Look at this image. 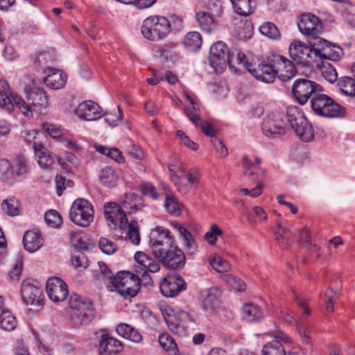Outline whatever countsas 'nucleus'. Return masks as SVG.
I'll return each instance as SVG.
<instances>
[{
    "mask_svg": "<svg viewBox=\"0 0 355 355\" xmlns=\"http://www.w3.org/2000/svg\"><path fill=\"white\" fill-rule=\"evenodd\" d=\"M313 111L318 116L327 118L343 117L346 114L344 107L337 103L330 96L318 92L311 100Z\"/></svg>",
    "mask_w": 355,
    "mask_h": 355,
    "instance_id": "nucleus-1",
    "label": "nucleus"
},
{
    "mask_svg": "<svg viewBox=\"0 0 355 355\" xmlns=\"http://www.w3.org/2000/svg\"><path fill=\"white\" fill-rule=\"evenodd\" d=\"M14 105H16L26 116H30L33 111L41 112L48 107V97L43 89L35 87L27 92L26 102L15 95Z\"/></svg>",
    "mask_w": 355,
    "mask_h": 355,
    "instance_id": "nucleus-2",
    "label": "nucleus"
},
{
    "mask_svg": "<svg viewBox=\"0 0 355 355\" xmlns=\"http://www.w3.org/2000/svg\"><path fill=\"white\" fill-rule=\"evenodd\" d=\"M140 282L139 278L133 273L122 271L117 273L115 279H112V284L107 286L125 297H132L140 290Z\"/></svg>",
    "mask_w": 355,
    "mask_h": 355,
    "instance_id": "nucleus-3",
    "label": "nucleus"
},
{
    "mask_svg": "<svg viewBox=\"0 0 355 355\" xmlns=\"http://www.w3.org/2000/svg\"><path fill=\"white\" fill-rule=\"evenodd\" d=\"M254 162H252L247 157H244L243 159V166L245 169L244 176L250 182H257V185L252 189L246 188L241 189L240 192L243 193L245 195L250 196L253 198H257L261 194L263 183L261 181V177L263 175V171L259 167L261 160L259 158L255 157Z\"/></svg>",
    "mask_w": 355,
    "mask_h": 355,
    "instance_id": "nucleus-4",
    "label": "nucleus"
},
{
    "mask_svg": "<svg viewBox=\"0 0 355 355\" xmlns=\"http://www.w3.org/2000/svg\"><path fill=\"white\" fill-rule=\"evenodd\" d=\"M141 32L146 39L150 41L165 38L168 34L167 18L159 15L147 17L143 21Z\"/></svg>",
    "mask_w": 355,
    "mask_h": 355,
    "instance_id": "nucleus-5",
    "label": "nucleus"
},
{
    "mask_svg": "<svg viewBox=\"0 0 355 355\" xmlns=\"http://www.w3.org/2000/svg\"><path fill=\"white\" fill-rule=\"evenodd\" d=\"M209 60L210 65L217 73H221L227 64L230 69L234 68L233 52H230L223 42H217L211 46Z\"/></svg>",
    "mask_w": 355,
    "mask_h": 355,
    "instance_id": "nucleus-6",
    "label": "nucleus"
},
{
    "mask_svg": "<svg viewBox=\"0 0 355 355\" xmlns=\"http://www.w3.org/2000/svg\"><path fill=\"white\" fill-rule=\"evenodd\" d=\"M286 123L288 122L296 135L304 141H309L313 137L311 125L296 107L287 109Z\"/></svg>",
    "mask_w": 355,
    "mask_h": 355,
    "instance_id": "nucleus-7",
    "label": "nucleus"
},
{
    "mask_svg": "<svg viewBox=\"0 0 355 355\" xmlns=\"http://www.w3.org/2000/svg\"><path fill=\"white\" fill-rule=\"evenodd\" d=\"M286 125L284 113L271 112L267 114L262 122V132L268 138H279L286 134Z\"/></svg>",
    "mask_w": 355,
    "mask_h": 355,
    "instance_id": "nucleus-8",
    "label": "nucleus"
},
{
    "mask_svg": "<svg viewBox=\"0 0 355 355\" xmlns=\"http://www.w3.org/2000/svg\"><path fill=\"white\" fill-rule=\"evenodd\" d=\"M94 209L92 205L85 199H76L69 210L71 220L77 225L88 227L94 220Z\"/></svg>",
    "mask_w": 355,
    "mask_h": 355,
    "instance_id": "nucleus-9",
    "label": "nucleus"
},
{
    "mask_svg": "<svg viewBox=\"0 0 355 355\" xmlns=\"http://www.w3.org/2000/svg\"><path fill=\"white\" fill-rule=\"evenodd\" d=\"M322 91L323 87L320 85L307 78L297 79L292 87L293 94L300 105H304L309 99Z\"/></svg>",
    "mask_w": 355,
    "mask_h": 355,
    "instance_id": "nucleus-10",
    "label": "nucleus"
},
{
    "mask_svg": "<svg viewBox=\"0 0 355 355\" xmlns=\"http://www.w3.org/2000/svg\"><path fill=\"white\" fill-rule=\"evenodd\" d=\"M291 58L297 64L308 67H314L316 64L310 44H306L300 41H293L289 46Z\"/></svg>",
    "mask_w": 355,
    "mask_h": 355,
    "instance_id": "nucleus-11",
    "label": "nucleus"
},
{
    "mask_svg": "<svg viewBox=\"0 0 355 355\" xmlns=\"http://www.w3.org/2000/svg\"><path fill=\"white\" fill-rule=\"evenodd\" d=\"M271 60L272 55L266 60H258L248 67V71L259 80L266 83H272L275 78V67Z\"/></svg>",
    "mask_w": 355,
    "mask_h": 355,
    "instance_id": "nucleus-12",
    "label": "nucleus"
},
{
    "mask_svg": "<svg viewBox=\"0 0 355 355\" xmlns=\"http://www.w3.org/2000/svg\"><path fill=\"white\" fill-rule=\"evenodd\" d=\"M104 216L110 227H117L120 231H125L128 222L126 214L122 207L115 202L104 205Z\"/></svg>",
    "mask_w": 355,
    "mask_h": 355,
    "instance_id": "nucleus-13",
    "label": "nucleus"
},
{
    "mask_svg": "<svg viewBox=\"0 0 355 355\" xmlns=\"http://www.w3.org/2000/svg\"><path fill=\"white\" fill-rule=\"evenodd\" d=\"M160 254H153L155 258L159 259L164 265L171 268H181L184 265V252L173 244L171 247L161 250Z\"/></svg>",
    "mask_w": 355,
    "mask_h": 355,
    "instance_id": "nucleus-14",
    "label": "nucleus"
},
{
    "mask_svg": "<svg viewBox=\"0 0 355 355\" xmlns=\"http://www.w3.org/2000/svg\"><path fill=\"white\" fill-rule=\"evenodd\" d=\"M150 244L153 254H160L161 250L171 247L173 244V237L168 230L162 227H157L150 234Z\"/></svg>",
    "mask_w": 355,
    "mask_h": 355,
    "instance_id": "nucleus-15",
    "label": "nucleus"
},
{
    "mask_svg": "<svg viewBox=\"0 0 355 355\" xmlns=\"http://www.w3.org/2000/svg\"><path fill=\"white\" fill-rule=\"evenodd\" d=\"M184 96L191 104V106L187 107L185 108L184 112L187 116L189 118V119L193 122V123L195 125L200 127L201 128L204 134L214 138L215 135V131L213 129L212 124L208 121L204 122L202 120V119L200 118L199 116L200 111L196 103L188 94L185 93Z\"/></svg>",
    "mask_w": 355,
    "mask_h": 355,
    "instance_id": "nucleus-16",
    "label": "nucleus"
},
{
    "mask_svg": "<svg viewBox=\"0 0 355 355\" xmlns=\"http://www.w3.org/2000/svg\"><path fill=\"white\" fill-rule=\"evenodd\" d=\"M165 320L168 329L180 336H186L189 334L188 322H194L186 312H181L178 315L168 314Z\"/></svg>",
    "mask_w": 355,
    "mask_h": 355,
    "instance_id": "nucleus-17",
    "label": "nucleus"
},
{
    "mask_svg": "<svg viewBox=\"0 0 355 355\" xmlns=\"http://www.w3.org/2000/svg\"><path fill=\"white\" fill-rule=\"evenodd\" d=\"M21 293L22 300L26 304L33 306L35 310H38L43 306L44 301L42 298L41 290L29 280H25L22 282Z\"/></svg>",
    "mask_w": 355,
    "mask_h": 355,
    "instance_id": "nucleus-18",
    "label": "nucleus"
},
{
    "mask_svg": "<svg viewBox=\"0 0 355 355\" xmlns=\"http://www.w3.org/2000/svg\"><path fill=\"white\" fill-rule=\"evenodd\" d=\"M275 67V76L283 82L293 78L296 73L295 65L291 61L279 55H272V60Z\"/></svg>",
    "mask_w": 355,
    "mask_h": 355,
    "instance_id": "nucleus-19",
    "label": "nucleus"
},
{
    "mask_svg": "<svg viewBox=\"0 0 355 355\" xmlns=\"http://www.w3.org/2000/svg\"><path fill=\"white\" fill-rule=\"evenodd\" d=\"M46 291L49 298L53 302H62L69 294L67 284L57 277H51L47 280Z\"/></svg>",
    "mask_w": 355,
    "mask_h": 355,
    "instance_id": "nucleus-20",
    "label": "nucleus"
},
{
    "mask_svg": "<svg viewBox=\"0 0 355 355\" xmlns=\"http://www.w3.org/2000/svg\"><path fill=\"white\" fill-rule=\"evenodd\" d=\"M298 28L300 32L306 36L314 37L323 31V26L319 18L311 13H305L301 16Z\"/></svg>",
    "mask_w": 355,
    "mask_h": 355,
    "instance_id": "nucleus-21",
    "label": "nucleus"
},
{
    "mask_svg": "<svg viewBox=\"0 0 355 355\" xmlns=\"http://www.w3.org/2000/svg\"><path fill=\"white\" fill-rule=\"evenodd\" d=\"M184 279L179 275H169L159 284L162 293L166 297L176 296L184 288Z\"/></svg>",
    "mask_w": 355,
    "mask_h": 355,
    "instance_id": "nucleus-22",
    "label": "nucleus"
},
{
    "mask_svg": "<svg viewBox=\"0 0 355 355\" xmlns=\"http://www.w3.org/2000/svg\"><path fill=\"white\" fill-rule=\"evenodd\" d=\"M44 73L46 76L43 81L49 88L59 89L65 85L67 76L63 71L56 69L48 68L44 71Z\"/></svg>",
    "mask_w": 355,
    "mask_h": 355,
    "instance_id": "nucleus-23",
    "label": "nucleus"
},
{
    "mask_svg": "<svg viewBox=\"0 0 355 355\" xmlns=\"http://www.w3.org/2000/svg\"><path fill=\"white\" fill-rule=\"evenodd\" d=\"M100 106L91 101L80 103L76 110L77 116L85 121H93L101 116Z\"/></svg>",
    "mask_w": 355,
    "mask_h": 355,
    "instance_id": "nucleus-24",
    "label": "nucleus"
},
{
    "mask_svg": "<svg viewBox=\"0 0 355 355\" xmlns=\"http://www.w3.org/2000/svg\"><path fill=\"white\" fill-rule=\"evenodd\" d=\"M135 259L144 270L142 277L144 280H147V279H149V280L150 279L147 274V271L155 273L160 270L159 263L148 254L143 252H136L135 254Z\"/></svg>",
    "mask_w": 355,
    "mask_h": 355,
    "instance_id": "nucleus-25",
    "label": "nucleus"
},
{
    "mask_svg": "<svg viewBox=\"0 0 355 355\" xmlns=\"http://www.w3.org/2000/svg\"><path fill=\"white\" fill-rule=\"evenodd\" d=\"M123 349L121 343L117 339L102 334L99 343L100 355H115Z\"/></svg>",
    "mask_w": 355,
    "mask_h": 355,
    "instance_id": "nucleus-26",
    "label": "nucleus"
},
{
    "mask_svg": "<svg viewBox=\"0 0 355 355\" xmlns=\"http://www.w3.org/2000/svg\"><path fill=\"white\" fill-rule=\"evenodd\" d=\"M219 291L216 288H211L201 291L200 302L201 307L205 310L214 309L219 304Z\"/></svg>",
    "mask_w": 355,
    "mask_h": 355,
    "instance_id": "nucleus-27",
    "label": "nucleus"
},
{
    "mask_svg": "<svg viewBox=\"0 0 355 355\" xmlns=\"http://www.w3.org/2000/svg\"><path fill=\"white\" fill-rule=\"evenodd\" d=\"M17 326V320L11 311L3 306V299L0 296V327L7 331H11Z\"/></svg>",
    "mask_w": 355,
    "mask_h": 355,
    "instance_id": "nucleus-28",
    "label": "nucleus"
},
{
    "mask_svg": "<svg viewBox=\"0 0 355 355\" xmlns=\"http://www.w3.org/2000/svg\"><path fill=\"white\" fill-rule=\"evenodd\" d=\"M309 43L311 45L313 56L315 57V67H318V62L322 60L324 54L327 51V49H329L331 43L320 37H313Z\"/></svg>",
    "mask_w": 355,
    "mask_h": 355,
    "instance_id": "nucleus-29",
    "label": "nucleus"
},
{
    "mask_svg": "<svg viewBox=\"0 0 355 355\" xmlns=\"http://www.w3.org/2000/svg\"><path fill=\"white\" fill-rule=\"evenodd\" d=\"M279 339L288 341V336L282 334L276 336L275 339L266 343L262 349V355H284V347Z\"/></svg>",
    "mask_w": 355,
    "mask_h": 355,
    "instance_id": "nucleus-30",
    "label": "nucleus"
},
{
    "mask_svg": "<svg viewBox=\"0 0 355 355\" xmlns=\"http://www.w3.org/2000/svg\"><path fill=\"white\" fill-rule=\"evenodd\" d=\"M23 243L26 250L35 252L43 245V239L34 231H27L24 235Z\"/></svg>",
    "mask_w": 355,
    "mask_h": 355,
    "instance_id": "nucleus-31",
    "label": "nucleus"
},
{
    "mask_svg": "<svg viewBox=\"0 0 355 355\" xmlns=\"http://www.w3.org/2000/svg\"><path fill=\"white\" fill-rule=\"evenodd\" d=\"M33 148L38 158V164L42 168H49L54 163V158L50 151L40 144L34 143Z\"/></svg>",
    "mask_w": 355,
    "mask_h": 355,
    "instance_id": "nucleus-32",
    "label": "nucleus"
},
{
    "mask_svg": "<svg viewBox=\"0 0 355 355\" xmlns=\"http://www.w3.org/2000/svg\"><path fill=\"white\" fill-rule=\"evenodd\" d=\"M93 317L92 311L71 310L70 313V321L73 327L79 328L83 324H85L92 320Z\"/></svg>",
    "mask_w": 355,
    "mask_h": 355,
    "instance_id": "nucleus-33",
    "label": "nucleus"
},
{
    "mask_svg": "<svg viewBox=\"0 0 355 355\" xmlns=\"http://www.w3.org/2000/svg\"><path fill=\"white\" fill-rule=\"evenodd\" d=\"M116 331L117 334L135 343H139L142 340V336L140 333L133 327L122 323L117 326Z\"/></svg>",
    "mask_w": 355,
    "mask_h": 355,
    "instance_id": "nucleus-34",
    "label": "nucleus"
},
{
    "mask_svg": "<svg viewBox=\"0 0 355 355\" xmlns=\"http://www.w3.org/2000/svg\"><path fill=\"white\" fill-rule=\"evenodd\" d=\"M211 14L207 12H199L196 14V21L200 28L207 32L211 33L216 28V23L215 22Z\"/></svg>",
    "mask_w": 355,
    "mask_h": 355,
    "instance_id": "nucleus-35",
    "label": "nucleus"
},
{
    "mask_svg": "<svg viewBox=\"0 0 355 355\" xmlns=\"http://www.w3.org/2000/svg\"><path fill=\"white\" fill-rule=\"evenodd\" d=\"M234 11L241 15L248 16L252 14L255 8V3L252 0H230Z\"/></svg>",
    "mask_w": 355,
    "mask_h": 355,
    "instance_id": "nucleus-36",
    "label": "nucleus"
},
{
    "mask_svg": "<svg viewBox=\"0 0 355 355\" xmlns=\"http://www.w3.org/2000/svg\"><path fill=\"white\" fill-rule=\"evenodd\" d=\"M243 318L252 322H257L263 318V311L257 304L248 303L242 309Z\"/></svg>",
    "mask_w": 355,
    "mask_h": 355,
    "instance_id": "nucleus-37",
    "label": "nucleus"
},
{
    "mask_svg": "<svg viewBox=\"0 0 355 355\" xmlns=\"http://www.w3.org/2000/svg\"><path fill=\"white\" fill-rule=\"evenodd\" d=\"M92 302L89 299L82 297L76 293L70 295L69 306L71 310L92 311L90 309Z\"/></svg>",
    "mask_w": 355,
    "mask_h": 355,
    "instance_id": "nucleus-38",
    "label": "nucleus"
},
{
    "mask_svg": "<svg viewBox=\"0 0 355 355\" xmlns=\"http://www.w3.org/2000/svg\"><path fill=\"white\" fill-rule=\"evenodd\" d=\"M123 206L130 211H137L143 206L141 198L135 193H125L123 201Z\"/></svg>",
    "mask_w": 355,
    "mask_h": 355,
    "instance_id": "nucleus-39",
    "label": "nucleus"
},
{
    "mask_svg": "<svg viewBox=\"0 0 355 355\" xmlns=\"http://www.w3.org/2000/svg\"><path fill=\"white\" fill-rule=\"evenodd\" d=\"M295 322L301 337V340L302 343L306 346V350H310L311 346V341L309 336L311 333V326L304 320H301L300 322L295 320Z\"/></svg>",
    "mask_w": 355,
    "mask_h": 355,
    "instance_id": "nucleus-40",
    "label": "nucleus"
},
{
    "mask_svg": "<svg viewBox=\"0 0 355 355\" xmlns=\"http://www.w3.org/2000/svg\"><path fill=\"white\" fill-rule=\"evenodd\" d=\"M202 37L198 32L193 31L188 33L184 40V45L191 51L199 50L202 45Z\"/></svg>",
    "mask_w": 355,
    "mask_h": 355,
    "instance_id": "nucleus-41",
    "label": "nucleus"
},
{
    "mask_svg": "<svg viewBox=\"0 0 355 355\" xmlns=\"http://www.w3.org/2000/svg\"><path fill=\"white\" fill-rule=\"evenodd\" d=\"M121 233L125 234V238H128L133 244L138 245L140 243L139 225L136 220L128 222L125 231H121Z\"/></svg>",
    "mask_w": 355,
    "mask_h": 355,
    "instance_id": "nucleus-42",
    "label": "nucleus"
},
{
    "mask_svg": "<svg viewBox=\"0 0 355 355\" xmlns=\"http://www.w3.org/2000/svg\"><path fill=\"white\" fill-rule=\"evenodd\" d=\"M19 202L15 197L4 200L1 207L2 211L10 216H16L19 214Z\"/></svg>",
    "mask_w": 355,
    "mask_h": 355,
    "instance_id": "nucleus-43",
    "label": "nucleus"
},
{
    "mask_svg": "<svg viewBox=\"0 0 355 355\" xmlns=\"http://www.w3.org/2000/svg\"><path fill=\"white\" fill-rule=\"evenodd\" d=\"M12 174L16 177L24 175L28 173V161L23 155H17L12 160Z\"/></svg>",
    "mask_w": 355,
    "mask_h": 355,
    "instance_id": "nucleus-44",
    "label": "nucleus"
},
{
    "mask_svg": "<svg viewBox=\"0 0 355 355\" xmlns=\"http://www.w3.org/2000/svg\"><path fill=\"white\" fill-rule=\"evenodd\" d=\"M99 178L102 184L111 188L116 185L118 175L112 168L105 167L101 170Z\"/></svg>",
    "mask_w": 355,
    "mask_h": 355,
    "instance_id": "nucleus-45",
    "label": "nucleus"
},
{
    "mask_svg": "<svg viewBox=\"0 0 355 355\" xmlns=\"http://www.w3.org/2000/svg\"><path fill=\"white\" fill-rule=\"evenodd\" d=\"M338 85L342 92L349 96H355V80L349 76L341 77L338 80Z\"/></svg>",
    "mask_w": 355,
    "mask_h": 355,
    "instance_id": "nucleus-46",
    "label": "nucleus"
},
{
    "mask_svg": "<svg viewBox=\"0 0 355 355\" xmlns=\"http://www.w3.org/2000/svg\"><path fill=\"white\" fill-rule=\"evenodd\" d=\"M70 242L73 247L80 250L88 249V239L86 234L82 232L70 234Z\"/></svg>",
    "mask_w": 355,
    "mask_h": 355,
    "instance_id": "nucleus-47",
    "label": "nucleus"
},
{
    "mask_svg": "<svg viewBox=\"0 0 355 355\" xmlns=\"http://www.w3.org/2000/svg\"><path fill=\"white\" fill-rule=\"evenodd\" d=\"M322 76L329 83H334L338 80V73L335 67L328 62H322L320 67Z\"/></svg>",
    "mask_w": 355,
    "mask_h": 355,
    "instance_id": "nucleus-48",
    "label": "nucleus"
},
{
    "mask_svg": "<svg viewBox=\"0 0 355 355\" xmlns=\"http://www.w3.org/2000/svg\"><path fill=\"white\" fill-rule=\"evenodd\" d=\"M262 35L271 40H278L280 37V32L277 27L272 22H265L259 27Z\"/></svg>",
    "mask_w": 355,
    "mask_h": 355,
    "instance_id": "nucleus-49",
    "label": "nucleus"
},
{
    "mask_svg": "<svg viewBox=\"0 0 355 355\" xmlns=\"http://www.w3.org/2000/svg\"><path fill=\"white\" fill-rule=\"evenodd\" d=\"M158 341L160 345L165 349L166 351L173 352V354H176L178 352V346L174 339L168 334H162L159 335Z\"/></svg>",
    "mask_w": 355,
    "mask_h": 355,
    "instance_id": "nucleus-50",
    "label": "nucleus"
},
{
    "mask_svg": "<svg viewBox=\"0 0 355 355\" xmlns=\"http://www.w3.org/2000/svg\"><path fill=\"white\" fill-rule=\"evenodd\" d=\"M0 172L2 178L7 182H11L16 175L12 174V166L8 159H1L0 162Z\"/></svg>",
    "mask_w": 355,
    "mask_h": 355,
    "instance_id": "nucleus-51",
    "label": "nucleus"
},
{
    "mask_svg": "<svg viewBox=\"0 0 355 355\" xmlns=\"http://www.w3.org/2000/svg\"><path fill=\"white\" fill-rule=\"evenodd\" d=\"M166 211L173 216H179L180 214V206L175 196H167L164 204Z\"/></svg>",
    "mask_w": 355,
    "mask_h": 355,
    "instance_id": "nucleus-52",
    "label": "nucleus"
},
{
    "mask_svg": "<svg viewBox=\"0 0 355 355\" xmlns=\"http://www.w3.org/2000/svg\"><path fill=\"white\" fill-rule=\"evenodd\" d=\"M211 267L218 272H225L230 270V265L220 256L214 257L209 261Z\"/></svg>",
    "mask_w": 355,
    "mask_h": 355,
    "instance_id": "nucleus-53",
    "label": "nucleus"
},
{
    "mask_svg": "<svg viewBox=\"0 0 355 355\" xmlns=\"http://www.w3.org/2000/svg\"><path fill=\"white\" fill-rule=\"evenodd\" d=\"M327 52L324 54L322 60H330L333 61L338 60L343 55L342 49L334 44H331Z\"/></svg>",
    "mask_w": 355,
    "mask_h": 355,
    "instance_id": "nucleus-54",
    "label": "nucleus"
},
{
    "mask_svg": "<svg viewBox=\"0 0 355 355\" xmlns=\"http://www.w3.org/2000/svg\"><path fill=\"white\" fill-rule=\"evenodd\" d=\"M337 293V288H330L327 290L324 296H322L324 303L327 312L332 313L334 311L333 304L336 300L335 295Z\"/></svg>",
    "mask_w": 355,
    "mask_h": 355,
    "instance_id": "nucleus-55",
    "label": "nucleus"
},
{
    "mask_svg": "<svg viewBox=\"0 0 355 355\" xmlns=\"http://www.w3.org/2000/svg\"><path fill=\"white\" fill-rule=\"evenodd\" d=\"M207 8L215 17H220L223 12V6L221 0H205Z\"/></svg>",
    "mask_w": 355,
    "mask_h": 355,
    "instance_id": "nucleus-56",
    "label": "nucleus"
},
{
    "mask_svg": "<svg viewBox=\"0 0 355 355\" xmlns=\"http://www.w3.org/2000/svg\"><path fill=\"white\" fill-rule=\"evenodd\" d=\"M98 246L101 250L107 254H112L118 250L117 245L113 241L106 238H101L99 240Z\"/></svg>",
    "mask_w": 355,
    "mask_h": 355,
    "instance_id": "nucleus-57",
    "label": "nucleus"
},
{
    "mask_svg": "<svg viewBox=\"0 0 355 355\" xmlns=\"http://www.w3.org/2000/svg\"><path fill=\"white\" fill-rule=\"evenodd\" d=\"M276 225L278 228V230L275 232L277 240L283 246L286 247L289 245L291 243V240L287 231L282 227L279 221L276 222Z\"/></svg>",
    "mask_w": 355,
    "mask_h": 355,
    "instance_id": "nucleus-58",
    "label": "nucleus"
},
{
    "mask_svg": "<svg viewBox=\"0 0 355 355\" xmlns=\"http://www.w3.org/2000/svg\"><path fill=\"white\" fill-rule=\"evenodd\" d=\"M46 223L51 227H58L62 223V218L55 210H49L44 216Z\"/></svg>",
    "mask_w": 355,
    "mask_h": 355,
    "instance_id": "nucleus-59",
    "label": "nucleus"
},
{
    "mask_svg": "<svg viewBox=\"0 0 355 355\" xmlns=\"http://www.w3.org/2000/svg\"><path fill=\"white\" fill-rule=\"evenodd\" d=\"M168 21V33L171 31L179 32L183 29V21L176 15H172L167 19Z\"/></svg>",
    "mask_w": 355,
    "mask_h": 355,
    "instance_id": "nucleus-60",
    "label": "nucleus"
},
{
    "mask_svg": "<svg viewBox=\"0 0 355 355\" xmlns=\"http://www.w3.org/2000/svg\"><path fill=\"white\" fill-rule=\"evenodd\" d=\"M15 95H8L0 92V107L10 112L14 107Z\"/></svg>",
    "mask_w": 355,
    "mask_h": 355,
    "instance_id": "nucleus-61",
    "label": "nucleus"
},
{
    "mask_svg": "<svg viewBox=\"0 0 355 355\" xmlns=\"http://www.w3.org/2000/svg\"><path fill=\"white\" fill-rule=\"evenodd\" d=\"M222 234V230L215 224L211 225L210 230L205 234V239L211 245L215 244L217 236Z\"/></svg>",
    "mask_w": 355,
    "mask_h": 355,
    "instance_id": "nucleus-62",
    "label": "nucleus"
},
{
    "mask_svg": "<svg viewBox=\"0 0 355 355\" xmlns=\"http://www.w3.org/2000/svg\"><path fill=\"white\" fill-rule=\"evenodd\" d=\"M177 137L180 139V142L182 145L192 149L193 150H196L198 148V144L193 141L191 140L189 137L182 130L177 131Z\"/></svg>",
    "mask_w": 355,
    "mask_h": 355,
    "instance_id": "nucleus-63",
    "label": "nucleus"
},
{
    "mask_svg": "<svg viewBox=\"0 0 355 355\" xmlns=\"http://www.w3.org/2000/svg\"><path fill=\"white\" fill-rule=\"evenodd\" d=\"M140 190L141 193L152 199L156 200L158 198V193L156 190V188L150 183H144L142 184L140 187Z\"/></svg>",
    "mask_w": 355,
    "mask_h": 355,
    "instance_id": "nucleus-64",
    "label": "nucleus"
}]
</instances>
